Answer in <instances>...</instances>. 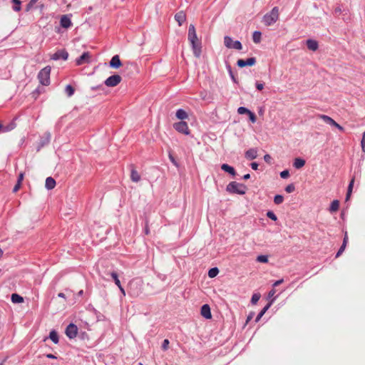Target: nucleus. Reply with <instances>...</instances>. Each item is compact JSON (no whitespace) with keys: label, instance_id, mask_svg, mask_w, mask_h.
<instances>
[{"label":"nucleus","instance_id":"obj_1","mask_svg":"<svg viewBox=\"0 0 365 365\" xmlns=\"http://www.w3.org/2000/svg\"><path fill=\"white\" fill-rule=\"evenodd\" d=\"M187 38L192 46L194 56L196 58H200L202 48L201 42L197 38L195 28L192 24L189 26Z\"/></svg>","mask_w":365,"mask_h":365},{"label":"nucleus","instance_id":"obj_2","mask_svg":"<svg viewBox=\"0 0 365 365\" xmlns=\"http://www.w3.org/2000/svg\"><path fill=\"white\" fill-rule=\"evenodd\" d=\"M143 290V283L140 280L133 279L130 282L128 293L131 297H138Z\"/></svg>","mask_w":365,"mask_h":365},{"label":"nucleus","instance_id":"obj_3","mask_svg":"<svg viewBox=\"0 0 365 365\" xmlns=\"http://www.w3.org/2000/svg\"><path fill=\"white\" fill-rule=\"evenodd\" d=\"M226 190L230 193L244 195L246 192L247 187L244 184L232 181L227 185Z\"/></svg>","mask_w":365,"mask_h":365},{"label":"nucleus","instance_id":"obj_4","mask_svg":"<svg viewBox=\"0 0 365 365\" xmlns=\"http://www.w3.org/2000/svg\"><path fill=\"white\" fill-rule=\"evenodd\" d=\"M279 19V9L277 7H274L272 11L265 14L263 21L265 25L271 26L274 24Z\"/></svg>","mask_w":365,"mask_h":365},{"label":"nucleus","instance_id":"obj_5","mask_svg":"<svg viewBox=\"0 0 365 365\" xmlns=\"http://www.w3.org/2000/svg\"><path fill=\"white\" fill-rule=\"evenodd\" d=\"M51 70V68L50 66H46L39 71L38 74V78L40 83L43 86L49 85Z\"/></svg>","mask_w":365,"mask_h":365},{"label":"nucleus","instance_id":"obj_6","mask_svg":"<svg viewBox=\"0 0 365 365\" xmlns=\"http://www.w3.org/2000/svg\"><path fill=\"white\" fill-rule=\"evenodd\" d=\"M225 46L228 48H235L236 50H241L242 48V43L239 41H233L232 38L228 36L224 38Z\"/></svg>","mask_w":365,"mask_h":365},{"label":"nucleus","instance_id":"obj_7","mask_svg":"<svg viewBox=\"0 0 365 365\" xmlns=\"http://www.w3.org/2000/svg\"><path fill=\"white\" fill-rule=\"evenodd\" d=\"M173 127L179 133H183L185 135L190 134V130L187 123L185 121L175 123H174Z\"/></svg>","mask_w":365,"mask_h":365},{"label":"nucleus","instance_id":"obj_8","mask_svg":"<svg viewBox=\"0 0 365 365\" xmlns=\"http://www.w3.org/2000/svg\"><path fill=\"white\" fill-rule=\"evenodd\" d=\"M121 80L122 78L119 75H113L105 81V84L108 87H114L120 83Z\"/></svg>","mask_w":365,"mask_h":365},{"label":"nucleus","instance_id":"obj_9","mask_svg":"<svg viewBox=\"0 0 365 365\" xmlns=\"http://www.w3.org/2000/svg\"><path fill=\"white\" fill-rule=\"evenodd\" d=\"M78 328L74 324H70L66 329V334L69 339H73L76 336Z\"/></svg>","mask_w":365,"mask_h":365},{"label":"nucleus","instance_id":"obj_10","mask_svg":"<svg viewBox=\"0 0 365 365\" xmlns=\"http://www.w3.org/2000/svg\"><path fill=\"white\" fill-rule=\"evenodd\" d=\"M91 54L89 52H84L79 58L76 60L77 66H81L84 63H88L91 61Z\"/></svg>","mask_w":365,"mask_h":365},{"label":"nucleus","instance_id":"obj_11","mask_svg":"<svg viewBox=\"0 0 365 365\" xmlns=\"http://www.w3.org/2000/svg\"><path fill=\"white\" fill-rule=\"evenodd\" d=\"M68 53L66 50H59L51 56V59L57 61L59 59L67 60Z\"/></svg>","mask_w":365,"mask_h":365},{"label":"nucleus","instance_id":"obj_12","mask_svg":"<svg viewBox=\"0 0 365 365\" xmlns=\"http://www.w3.org/2000/svg\"><path fill=\"white\" fill-rule=\"evenodd\" d=\"M255 63H256L255 58L252 57V58H249L246 60L239 59L237 62V65L239 67L242 68V67L247 66H254L255 64Z\"/></svg>","mask_w":365,"mask_h":365},{"label":"nucleus","instance_id":"obj_13","mask_svg":"<svg viewBox=\"0 0 365 365\" xmlns=\"http://www.w3.org/2000/svg\"><path fill=\"white\" fill-rule=\"evenodd\" d=\"M200 313H201V315L203 317H205V319H211V317H212L210 308L208 304L202 305V307H201Z\"/></svg>","mask_w":365,"mask_h":365},{"label":"nucleus","instance_id":"obj_14","mask_svg":"<svg viewBox=\"0 0 365 365\" xmlns=\"http://www.w3.org/2000/svg\"><path fill=\"white\" fill-rule=\"evenodd\" d=\"M109 65L111 68H118L121 66L122 63H121V61L120 60L118 55H115L112 57V58L109 63Z\"/></svg>","mask_w":365,"mask_h":365},{"label":"nucleus","instance_id":"obj_15","mask_svg":"<svg viewBox=\"0 0 365 365\" xmlns=\"http://www.w3.org/2000/svg\"><path fill=\"white\" fill-rule=\"evenodd\" d=\"M72 25L71 19L67 15H63L61 18V26L63 28L68 29Z\"/></svg>","mask_w":365,"mask_h":365},{"label":"nucleus","instance_id":"obj_16","mask_svg":"<svg viewBox=\"0 0 365 365\" xmlns=\"http://www.w3.org/2000/svg\"><path fill=\"white\" fill-rule=\"evenodd\" d=\"M257 156V150L256 148H250L245 152V158L249 160H254Z\"/></svg>","mask_w":365,"mask_h":365},{"label":"nucleus","instance_id":"obj_17","mask_svg":"<svg viewBox=\"0 0 365 365\" xmlns=\"http://www.w3.org/2000/svg\"><path fill=\"white\" fill-rule=\"evenodd\" d=\"M221 169L223 171H225L226 173H228L229 174H230L233 177L236 175V171L234 169V168L230 166V165H229L228 164H222L221 165Z\"/></svg>","mask_w":365,"mask_h":365},{"label":"nucleus","instance_id":"obj_18","mask_svg":"<svg viewBox=\"0 0 365 365\" xmlns=\"http://www.w3.org/2000/svg\"><path fill=\"white\" fill-rule=\"evenodd\" d=\"M307 48L313 51H315L318 49V43L315 40L308 39L307 41Z\"/></svg>","mask_w":365,"mask_h":365},{"label":"nucleus","instance_id":"obj_19","mask_svg":"<svg viewBox=\"0 0 365 365\" xmlns=\"http://www.w3.org/2000/svg\"><path fill=\"white\" fill-rule=\"evenodd\" d=\"M274 299H272L270 302L268 303L262 309V311L259 313V314L257 315V318H256V322H258L261 317L265 314V312L268 310V309L271 307V305L272 304V303L274 302Z\"/></svg>","mask_w":365,"mask_h":365},{"label":"nucleus","instance_id":"obj_20","mask_svg":"<svg viewBox=\"0 0 365 365\" xmlns=\"http://www.w3.org/2000/svg\"><path fill=\"white\" fill-rule=\"evenodd\" d=\"M176 117L183 121V120L187 119L188 118V115L187 112L183 109H178L176 111Z\"/></svg>","mask_w":365,"mask_h":365},{"label":"nucleus","instance_id":"obj_21","mask_svg":"<svg viewBox=\"0 0 365 365\" xmlns=\"http://www.w3.org/2000/svg\"><path fill=\"white\" fill-rule=\"evenodd\" d=\"M55 185H56V181L53 178L48 177L46 179L45 186L48 190H51V189L54 188Z\"/></svg>","mask_w":365,"mask_h":365},{"label":"nucleus","instance_id":"obj_22","mask_svg":"<svg viewBox=\"0 0 365 365\" xmlns=\"http://www.w3.org/2000/svg\"><path fill=\"white\" fill-rule=\"evenodd\" d=\"M175 20L178 22L179 26H181L185 21V14L182 12H178L175 16Z\"/></svg>","mask_w":365,"mask_h":365},{"label":"nucleus","instance_id":"obj_23","mask_svg":"<svg viewBox=\"0 0 365 365\" xmlns=\"http://www.w3.org/2000/svg\"><path fill=\"white\" fill-rule=\"evenodd\" d=\"M320 118L322 119L326 123L329 124L330 125L334 126L336 123V122L333 120L331 118H330L328 115H320Z\"/></svg>","mask_w":365,"mask_h":365},{"label":"nucleus","instance_id":"obj_24","mask_svg":"<svg viewBox=\"0 0 365 365\" xmlns=\"http://www.w3.org/2000/svg\"><path fill=\"white\" fill-rule=\"evenodd\" d=\"M305 165V160L302 158H295L294 161V167L297 169L302 168Z\"/></svg>","mask_w":365,"mask_h":365},{"label":"nucleus","instance_id":"obj_25","mask_svg":"<svg viewBox=\"0 0 365 365\" xmlns=\"http://www.w3.org/2000/svg\"><path fill=\"white\" fill-rule=\"evenodd\" d=\"M339 201L337 200H334L331 202L329 211L331 212H336L339 210Z\"/></svg>","mask_w":365,"mask_h":365},{"label":"nucleus","instance_id":"obj_26","mask_svg":"<svg viewBox=\"0 0 365 365\" xmlns=\"http://www.w3.org/2000/svg\"><path fill=\"white\" fill-rule=\"evenodd\" d=\"M130 178H131L132 181H133L135 182H138L140 180V175H139L138 171H136L135 170H132L131 174H130Z\"/></svg>","mask_w":365,"mask_h":365},{"label":"nucleus","instance_id":"obj_27","mask_svg":"<svg viewBox=\"0 0 365 365\" xmlns=\"http://www.w3.org/2000/svg\"><path fill=\"white\" fill-rule=\"evenodd\" d=\"M354 178H353L349 184V186H348V190H347V193H346V200H349V199L351 197V192H352V189H353V186H354Z\"/></svg>","mask_w":365,"mask_h":365},{"label":"nucleus","instance_id":"obj_28","mask_svg":"<svg viewBox=\"0 0 365 365\" xmlns=\"http://www.w3.org/2000/svg\"><path fill=\"white\" fill-rule=\"evenodd\" d=\"M11 302L13 303H21L24 302V298L18 294H11Z\"/></svg>","mask_w":365,"mask_h":365},{"label":"nucleus","instance_id":"obj_29","mask_svg":"<svg viewBox=\"0 0 365 365\" xmlns=\"http://www.w3.org/2000/svg\"><path fill=\"white\" fill-rule=\"evenodd\" d=\"M49 338L54 344L58 343V336L56 331L52 330L49 334Z\"/></svg>","mask_w":365,"mask_h":365},{"label":"nucleus","instance_id":"obj_30","mask_svg":"<svg viewBox=\"0 0 365 365\" xmlns=\"http://www.w3.org/2000/svg\"><path fill=\"white\" fill-rule=\"evenodd\" d=\"M261 36L262 34L260 31H255L252 35L253 41L256 43H259L261 41Z\"/></svg>","mask_w":365,"mask_h":365},{"label":"nucleus","instance_id":"obj_31","mask_svg":"<svg viewBox=\"0 0 365 365\" xmlns=\"http://www.w3.org/2000/svg\"><path fill=\"white\" fill-rule=\"evenodd\" d=\"M218 273H219V270L217 267L212 268L208 272V276L210 278H213V277H216Z\"/></svg>","mask_w":365,"mask_h":365},{"label":"nucleus","instance_id":"obj_32","mask_svg":"<svg viewBox=\"0 0 365 365\" xmlns=\"http://www.w3.org/2000/svg\"><path fill=\"white\" fill-rule=\"evenodd\" d=\"M110 276L113 278V279L114 280L115 284L118 287H120L121 285V284H120V280L118 279V274L116 272H111Z\"/></svg>","mask_w":365,"mask_h":365},{"label":"nucleus","instance_id":"obj_33","mask_svg":"<svg viewBox=\"0 0 365 365\" xmlns=\"http://www.w3.org/2000/svg\"><path fill=\"white\" fill-rule=\"evenodd\" d=\"M12 3L14 4L13 9L15 11H19L21 10V1L19 0H12Z\"/></svg>","mask_w":365,"mask_h":365},{"label":"nucleus","instance_id":"obj_34","mask_svg":"<svg viewBox=\"0 0 365 365\" xmlns=\"http://www.w3.org/2000/svg\"><path fill=\"white\" fill-rule=\"evenodd\" d=\"M284 201V197L281 195H277L274 197V202L277 205H280Z\"/></svg>","mask_w":365,"mask_h":365},{"label":"nucleus","instance_id":"obj_35","mask_svg":"<svg viewBox=\"0 0 365 365\" xmlns=\"http://www.w3.org/2000/svg\"><path fill=\"white\" fill-rule=\"evenodd\" d=\"M65 91L69 97L73 96L74 93V89L71 85H67L66 86Z\"/></svg>","mask_w":365,"mask_h":365},{"label":"nucleus","instance_id":"obj_36","mask_svg":"<svg viewBox=\"0 0 365 365\" xmlns=\"http://www.w3.org/2000/svg\"><path fill=\"white\" fill-rule=\"evenodd\" d=\"M257 261L262 263H267L268 262V257L267 255H259L257 257Z\"/></svg>","mask_w":365,"mask_h":365},{"label":"nucleus","instance_id":"obj_37","mask_svg":"<svg viewBox=\"0 0 365 365\" xmlns=\"http://www.w3.org/2000/svg\"><path fill=\"white\" fill-rule=\"evenodd\" d=\"M250 112V110L245 107H240L237 109V113L240 115L248 114Z\"/></svg>","mask_w":365,"mask_h":365},{"label":"nucleus","instance_id":"obj_38","mask_svg":"<svg viewBox=\"0 0 365 365\" xmlns=\"http://www.w3.org/2000/svg\"><path fill=\"white\" fill-rule=\"evenodd\" d=\"M260 299V294H254L251 299V302L254 304H255L259 299Z\"/></svg>","mask_w":365,"mask_h":365},{"label":"nucleus","instance_id":"obj_39","mask_svg":"<svg viewBox=\"0 0 365 365\" xmlns=\"http://www.w3.org/2000/svg\"><path fill=\"white\" fill-rule=\"evenodd\" d=\"M267 216L274 221H276L277 220L276 215L272 211H268L267 212Z\"/></svg>","mask_w":365,"mask_h":365},{"label":"nucleus","instance_id":"obj_40","mask_svg":"<svg viewBox=\"0 0 365 365\" xmlns=\"http://www.w3.org/2000/svg\"><path fill=\"white\" fill-rule=\"evenodd\" d=\"M294 190H295V187H294V186L292 184L289 185H287V186L285 187V191H286L287 192H288V193H291V192H294Z\"/></svg>","mask_w":365,"mask_h":365},{"label":"nucleus","instance_id":"obj_41","mask_svg":"<svg viewBox=\"0 0 365 365\" xmlns=\"http://www.w3.org/2000/svg\"><path fill=\"white\" fill-rule=\"evenodd\" d=\"M247 115H249V118L252 123L256 122L257 118L254 113L250 111Z\"/></svg>","mask_w":365,"mask_h":365},{"label":"nucleus","instance_id":"obj_42","mask_svg":"<svg viewBox=\"0 0 365 365\" xmlns=\"http://www.w3.org/2000/svg\"><path fill=\"white\" fill-rule=\"evenodd\" d=\"M289 176V173L287 170H283L280 173V177L282 178H287Z\"/></svg>","mask_w":365,"mask_h":365},{"label":"nucleus","instance_id":"obj_43","mask_svg":"<svg viewBox=\"0 0 365 365\" xmlns=\"http://www.w3.org/2000/svg\"><path fill=\"white\" fill-rule=\"evenodd\" d=\"M346 245H341V247L339 248V251L337 252L336 255V257H339L341 253L344 252V250H345V247H346Z\"/></svg>","mask_w":365,"mask_h":365},{"label":"nucleus","instance_id":"obj_44","mask_svg":"<svg viewBox=\"0 0 365 365\" xmlns=\"http://www.w3.org/2000/svg\"><path fill=\"white\" fill-rule=\"evenodd\" d=\"M361 145L363 152L365 153V131L363 133Z\"/></svg>","mask_w":365,"mask_h":365},{"label":"nucleus","instance_id":"obj_45","mask_svg":"<svg viewBox=\"0 0 365 365\" xmlns=\"http://www.w3.org/2000/svg\"><path fill=\"white\" fill-rule=\"evenodd\" d=\"M227 70H228V72H229V74H230V77L232 78V79L233 80V81H235V76H234V75H233V73H232V71L231 66L228 65V66H227Z\"/></svg>","mask_w":365,"mask_h":365},{"label":"nucleus","instance_id":"obj_46","mask_svg":"<svg viewBox=\"0 0 365 365\" xmlns=\"http://www.w3.org/2000/svg\"><path fill=\"white\" fill-rule=\"evenodd\" d=\"M168 344H169V341L168 339H165L163 342V344H162V348L163 350H166L168 347Z\"/></svg>","mask_w":365,"mask_h":365},{"label":"nucleus","instance_id":"obj_47","mask_svg":"<svg viewBox=\"0 0 365 365\" xmlns=\"http://www.w3.org/2000/svg\"><path fill=\"white\" fill-rule=\"evenodd\" d=\"M275 292H276V291H275L274 289H272V290H270L269 294H268V297L274 299V296L275 294ZM276 299V297H274V299Z\"/></svg>","mask_w":365,"mask_h":365},{"label":"nucleus","instance_id":"obj_48","mask_svg":"<svg viewBox=\"0 0 365 365\" xmlns=\"http://www.w3.org/2000/svg\"><path fill=\"white\" fill-rule=\"evenodd\" d=\"M256 88L259 91H262L264 88V84L259 82L256 83Z\"/></svg>","mask_w":365,"mask_h":365},{"label":"nucleus","instance_id":"obj_49","mask_svg":"<svg viewBox=\"0 0 365 365\" xmlns=\"http://www.w3.org/2000/svg\"><path fill=\"white\" fill-rule=\"evenodd\" d=\"M21 186V183L16 182V185L14 186V187L13 189V192H17L20 189Z\"/></svg>","mask_w":365,"mask_h":365},{"label":"nucleus","instance_id":"obj_50","mask_svg":"<svg viewBox=\"0 0 365 365\" xmlns=\"http://www.w3.org/2000/svg\"><path fill=\"white\" fill-rule=\"evenodd\" d=\"M24 173H21L19 175V177H18V180H17V182H19V183H21L23 180H24Z\"/></svg>","mask_w":365,"mask_h":365},{"label":"nucleus","instance_id":"obj_51","mask_svg":"<svg viewBox=\"0 0 365 365\" xmlns=\"http://www.w3.org/2000/svg\"><path fill=\"white\" fill-rule=\"evenodd\" d=\"M347 242H348V235H347V232H346L345 235H344V237L343 243L342 244L346 245Z\"/></svg>","mask_w":365,"mask_h":365},{"label":"nucleus","instance_id":"obj_52","mask_svg":"<svg viewBox=\"0 0 365 365\" xmlns=\"http://www.w3.org/2000/svg\"><path fill=\"white\" fill-rule=\"evenodd\" d=\"M251 168H252L253 170H257V168H258V164H257V163H255V162L252 163H251Z\"/></svg>","mask_w":365,"mask_h":365},{"label":"nucleus","instance_id":"obj_53","mask_svg":"<svg viewBox=\"0 0 365 365\" xmlns=\"http://www.w3.org/2000/svg\"><path fill=\"white\" fill-rule=\"evenodd\" d=\"M38 0H31L29 4H28L27 10L29 9L31 6H32Z\"/></svg>","mask_w":365,"mask_h":365},{"label":"nucleus","instance_id":"obj_54","mask_svg":"<svg viewBox=\"0 0 365 365\" xmlns=\"http://www.w3.org/2000/svg\"><path fill=\"white\" fill-rule=\"evenodd\" d=\"M283 282V279H279V280H277L276 281L274 284H273V287H277L279 284H281Z\"/></svg>","mask_w":365,"mask_h":365},{"label":"nucleus","instance_id":"obj_55","mask_svg":"<svg viewBox=\"0 0 365 365\" xmlns=\"http://www.w3.org/2000/svg\"><path fill=\"white\" fill-rule=\"evenodd\" d=\"M118 287L119 288L122 295L123 297H125V291L124 288L122 287V285H120V287Z\"/></svg>","mask_w":365,"mask_h":365},{"label":"nucleus","instance_id":"obj_56","mask_svg":"<svg viewBox=\"0 0 365 365\" xmlns=\"http://www.w3.org/2000/svg\"><path fill=\"white\" fill-rule=\"evenodd\" d=\"M51 134L46 133V142L44 143H48L50 141Z\"/></svg>","mask_w":365,"mask_h":365},{"label":"nucleus","instance_id":"obj_57","mask_svg":"<svg viewBox=\"0 0 365 365\" xmlns=\"http://www.w3.org/2000/svg\"><path fill=\"white\" fill-rule=\"evenodd\" d=\"M264 160H265L266 162H269V160L271 159V157H270V155H267H267H265L264 156Z\"/></svg>","mask_w":365,"mask_h":365},{"label":"nucleus","instance_id":"obj_58","mask_svg":"<svg viewBox=\"0 0 365 365\" xmlns=\"http://www.w3.org/2000/svg\"><path fill=\"white\" fill-rule=\"evenodd\" d=\"M334 127L337 128L341 131L344 130V128L342 126H341L339 124H338L337 123H336Z\"/></svg>","mask_w":365,"mask_h":365},{"label":"nucleus","instance_id":"obj_59","mask_svg":"<svg viewBox=\"0 0 365 365\" xmlns=\"http://www.w3.org/2000/svg\"><path fill=\"white\" fill-rule=\"evenodd\" d=\"M46 357L48 358V359H56V356H55L54 355H53L52 354H46Z\"/></svg>","mask_w":365,"mask_h":365},{"label":"nucleus","instance_id":"obj_60","mask_svg":"<svg viewBox=\"0 0 365 365\" xmlns=\"http://www.w3.org/2000/svg\"><path fill=\"white\" fill-rule=\"evenodd\" d=\"M169 158H170V160L172 161V163H173L174 165H177V163H176V161L175 160L174 158H173L171 155H170Z\"/></svg>","mask_w":365,"mask_h":365},{"label":"nucleus","instance_id":"obj_61","mask_svg":"<svg viewBox=\"0 0 365 365\" xmlns=\"http://www.w3.org/2000/svg\"><path fill=\"white\" fill-rule=\"evenodd\" d=\"M250 178V174H246L243 176V179L244 180H248L249 178Z\"/></svg>","mask_w":365,"mask_h":365},{"label":"nucleus","instance_id":"obj_62","mask_svg":"<svg viewBox=\"0 0 365 365\" xmlns=\"http://www.w3.org/2000/svg\"><path fill=\"white\" fill-rule=\"evenodd\" d=\"M58 296L61 298H65V294L62 292L59 293Z\"/></svg>","mask_w":365,"mask_h":365},{"label":"nucleus","instance_id":"obj_63","mask_svg":"<svg viewBox=\"0 0 365 365\" xmlns=\"http://www.w3.org/2000/svg\"><path fill=\"white\" fill-rule=\"evenodd\" d=\"M252 318V314H250L247 317V322H248L249 321H250Z\"/></svg>","mask_w":365,"mask_h":365},{"label":"nucleus","instance_id":"obj_64","mask_svg":"<svg viewBox=\"0 0 365 365\" xmlns=\"http://www.w3.org/2000/svg\"><path fill=\"white\" fill-rule=\"evenodd\" d=\"M83 290H81V291H79V292H78V295H80V296H81V295H82V294H83Z\"/></svg>","mask_w":365,"mask_h":365}]
</instances>
